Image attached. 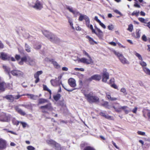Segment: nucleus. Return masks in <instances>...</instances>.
I'll return each instance as SVG.
<instances>
[{
    "mask_svg": "<svg viewBox=\"0 0 150 150\" xmlns=\"http://www.w3.org/2000/svg\"><path fill=\"white\" fill-rule=\"evenodd\" d=\"M97 33L96 32V33H94L100 39H103V33L102 31L100 30H98Z\"/></svg>",
    "mask_w": 150,
    "mask_h": 150,
    "instance_id": "20",
    "label": "nucleus"
},
{
    "mask_svg": "<svg viewBox=\"0 0 150 150\" xmlns=\"http://www.w3.org/2000/svg\"><path fill=\"white\" fill-rule=\"evenodd\" d=\"M133 29V26L132 24H129L128 26V30L130 32H132Z\"/></svg>",
    "mask_w": 150,
    "mask_h": 150,
    "instance_id": "44",
    "label": "nucleus"
},
{
    "mask_svg": "<svg viewBox=\"0 0 150 150\" xmlns=\"http://www.w3.org/2000/svg\"><path fill=\"white\" fill-rule=\"evenodd\" d=\"M135 55L137 57H138L139 60H143L140 54L137 52H136L135 53Z\"/></svg>",
    "mask_w": 150,
    "mask_h": 150,
    "instance_id": "37",
    "label": "nucleus"
},
{
    "mask_svg": "<svg viewBox=\"0 0 150 150\" xmlns=\"http://www.w3.org/2000/svg\"><path fill=\"white\" fill-rule=\"evenodd\" d=\"M25 49L27 52H31V47L26 43L25 44Z\"/></svg>",
    "mask_w": 150,
    "mask_h": 150,
    "instance_id": "29",
    "label": "nucleus"
},
{
    "mask_svg": "<svg viewBox=\"0 0 150 150\" xmlns=\"http://www.w3.org/2000/svg\"><path fill=\"white\" fill-rule=\"evenodd\" d=\"M28 60V57H23L21 58V61L19 62V64L20 65H22L23 64V62H25L27 63Z\"/></svg>",
    "mask_w": 150,
    "mask_h": 150,
    "instance_id": "23",
    "label": "nucleus"
},
{
    "mask_svg": "<svg viewBox=\"0 0 150 150\" xmlns=\"http://www.w3.org/2000/svg\"><path fill=\"white\" fill-rule=\"evenodd\" d=\"M101 79V76L100 75L95 74L92 76L90 78L87 79V81H91L92 80L99 81Z\"/></svg>",
    "mask_w": 150,
    "mask_h": 150,
    "instance_id": "7",
    "label": "nucleus"
},
{
    "mask_svg": "<svg viewBox=\"0 0 150 150\" xmlns=\"http://www.w3.org/2000/svg\"><path fill=\"white\" fill-rule=\"evenodd\" d=\"M25 108L29 109H31L33 107L32 104L30 103L25 104Z\"/></svg>",
    "mask_w": 150,
    "mask_h": 150,
    "instance_id": "42",
    "label": "nucleus"
},
{
    "mask_svg": "<svg viewBox=\"0 0 150 150\" xmlns=\"http://www.w3.org/2000/svg\"><path fill=\"white\" fill-rule=\"evenodd\" d=\"M100 25L104 29H105L106 28V26L105 25L103 24L102 23L101 21L99 23Z\"/></svg>",
    "mask_w": 150,
    "mask_h": 150,
    "instance_id": "58",
    "label": "nucleus"
},
{
    "mask_svg": "<svg viewBox=\"0 0 150 150\" xmlns=\"http://www.w3.org/2000/svg\"><path fill=\"white\" fill-rule=\"evenodd\" d=\"M108 99L111 101H115L116 100H117V98H112L111 96Z\"/></svg>",
    "mask_w": 150,
    "mask_h": 150,
    "instance_id": "59",
    "label": "nucleus"
},
{
    "mask_svg": "<svg viewBox=\"0 0 150 150\" xmlns=\"http://www.w3.org/2000/svg\"><path fill=\"white\" fill-rule=\"evenodd\" d=\"M109 79V73L107 72V70L106 69H103V73L102 74V81L106 83V82L107 80L108 79Z\"/></svg>",
    "mask_w": 150,
    "mask_h": 150,
    "instance_id": "6",
    "label": "nucleus"
},
{
    "mask_svg": "<svg viewBox=\"0 0 150 150\" xmlns=\"http://www.w3.org/2000/svg\"><path fill=\"white\" fill-rule=\"evenodd\" d=\"M109 44L114 46H115L116 45V43L113 42H110L109 43Z\"/></svg>",
    "mask_w": 150,
    "mask_h": 150,
    "instance_id": "63",
    "label": "nucleus"
},
{
    "mask_svg": "<svg viewBox=\"0 0 150 150\" xmlns=\"http://www.w3.org/2000/svg\"><path fill=\"white\" fill-rule=\"evenodd\" d=\"M140 30L139 29H137L136 30V38H139L140 37Z\"/></svg>",
    "mask_w": 150,
    "mask_h": 150,
    "instance_id": "33",
    "label": "nucleus"
},
{
    "mask_svg": "<svg viewBox=\"0 0 150 150\" xmlns=\"http://www.w3.org/2000/svg\"><path fill=\"white\" fill-rule=\"evenodd\" d=\"M54 146L55 147V149L57 150H61L64 147H61L60 145L56 142L55 144H54Z\"/></svg>",
    "mask_w": 150,
    "mask_h": 150,
    "instance_id": "25",
    "label": "nucleus"
},
{
    "mask_svg": "<svg viewBox=\"0 0 150 150\" xmlns=\"http://www.w3.org/2000/svg\"><path fill=\"white\" fill-rule=\"evenodd\" d=\"M120 91L121 92H123L124 93H126V89L124 88H122L120 90Z\"/></svg>",
    "mask_w": 150,
    "mask_h": 150,
    "instance_id": "62",
    "label": "nucleus"
},
{
    "mask_svg": "<svg viewBox=\"0 0 150 150\" xmlns=\"http://www.w3.org/2000/svg\"><path fill=\"white\" fill-rule=\"evenodd\" d=\"M47 100L43 98H40L39 99V103L42 104L47 102Z\"/></svg>",
    "mask_w": 150,
    "mask_h": 150,
    "instance_id": "31",
    "label": "nucleus"
},
{
    "mask_svg": "<svg viewBox=\"0 0 150 150\" xmlns=\"http://www.w3.org/2000/svg\"><path fill=\"white\" fill-rule=\"evenodd\" d=\"M68 83L70 86L72 87H75L76 86L75 80L72 78L69 79L68 80Z\"/></svg>",
    "mask_w": 150,
    "mask_h": 150,
    "instance_id": "17",
    "label": "nucleus"
},
{
    "mask_svg": "<svg viewBox=\"0 0 150 150\" xmlns=\"http://www.w3.org/2000/svg\"><path fill=\"white\" fill-rule=\"evenodd\" d=\"M25 95V94H23V95H17V96H14V99H18L21 96H24Z\"/></svg>",
    "mask_w": 150,
    "mask_h": 150,
    "instance_id": "54",
    "label": "nucleus"
},
{
    "mask_svg": "<svg viewBox=\"0 0 150 150\" xmlns=\"http://www.w3.org/2000/svg\"><path fill=\"white\" fill-rule=\"evenodd\" d=\"M58 104L59 105L61 106L62 107H65L66 106V105L64 103V100L59 101L58 103Z\"/></svg>",
    "mask_w": 150,
    "mask_h": 150,
    "instance_id": "35",
    "label": "nucleus"
},
{
    "mask_svg": "<svg viewBox=\"0 0 150 150\" xmlns=\"http://www.w3.org/2000/svg\"><path fill=\"white\" fill-rule=\"evenodd\" d=\"M27 149L28 150H35V148L31 146H29L27 147Z\"/></svg>",
    "mask_w": 150,
    "mask_h": 150,
    "instance_id": "49",
    "label": "nucleus"
},
{
    "mask_svg": "<svg viewBox=\"0 0 150 150\" xmlns=\"http://www.w3.org/2000/svg\"><path fill=\"white\" fill-rule=\"evenodd\" d=\"M41 47V45L40 44H36L34 46V48L36 49H39Z\"/></svg>",
    "mask_w": 150,
    "mask_h": 150,
    "instance_id": "47",
    "label": "nucleus"
},
{
    "mask_svg": "<svg viewBox=\"0 0 150 150\" xmlns=\"http://www.w3.org/2000/svg\"><path fill=\"white\" fill-rule=\"evenodd\" d=\"M74 70L76 71H84V69L82 68H75L74 69Z\"/></svg>",
    "mask_w": 150,
    "mask_h": 150,
    "instance_id": "57",
    "label": "nucleus"
},
{
    "mask_svg": "<svg viewBox=\"0 0 150 150\" xmlns=\"http://www.w3.org/2000/svg\"><path fill=\"white\" fill-rule=\"evenodd\" d=\"M86 38L89 41L90 44L93 45L94 44V43L97 44V42H95L94 40L93 39L91 38L88 35L86 36Z\"/></svg>",
    "mask_w": 150,
    "mask_h": 150,
    "instance_id": "24",
    "label": "nucleus"
},
{
    "mask_svg": "<svg viewBox=\"0 0 150 150\" xmlns=\"http://www.w3.org/2000/svg\"><path fill=\"white\" fill-rule=\"evenodd\" d=\"M142 40L145 41L146 42L147 40V38L145 35H143L142 37Z\"/></svg>",
    "mask_w": 150,
    "mask_h": 150,
    "instance_id": "56",
    "label": "nucleus"
},
{
    "mask_svg": "<svg viewBox=\"0 0 150 150\" xmlns=\"http://www.w3.org/2000/svg\"><path fill=\"white\" fill-rule=\"evenodd\" d=\"M84 20L85 21L86 24L90 23V20L89 17L86 15L84 18Z\"/></svg>",
    "mask_w": 150,
    "mask_h": 150,
    "instance_id": "39",
    "label": "nucleus"
},
{
    "mask_svg": "<svg viewBox=\"0 0 150 150\" xmlns=\"http://www.w3.org/2000/svg\"><path fill=\"white\" fill-rule=\"evenodd\" d=\"M87 100L90 103H96L98 102L99 98L97 96L93 95L92 92H90L88 94H84Z\"/></svg>",
    "mask_w": 150,
    "mask_h": 150,
    "instance_id": "3",
    "label": "nucleus"
},
{
    "mask_svg": "<svg viewBox=\"0 0 150 150\" xmlns=\"http://www.w3.org/2000/svg\"><path fill=\"white\" fill-rule=\"evenodd\" d=\"M137 133L138 134L142 136H145V133L144 132H142L140 131H138Z\"/></svg>",
    "mask_w": 150,
    "mask_h": 150,
    "instance_id": "51",
    "label": "nucleus"
},
{
    "mask_svg": "<svg viewBox=\"0 0 150 150\" xmlns=\"http://www.w3.org/2000/svg\"><path fill=\"white\" fill-rule=\"evenodd\" d=\"M4 98H6L10 102H13L14 100V96L11 95H8L4 97Z\"/></svg>",
    "mask_w": 150,
    "mask_h": 150,
    "instance_id": "15",
    "label": "nucleus"
},
{
    "mask_svg": "<svg viewBox=\"0 0 150 150\" xmlns=\"http://www.w3.org/2000/svg\"><path fill=\"white\" fill-rule=\"evenodd\" d=\"M4 130L5 131H6L7 132H9L11 133L12 134L15 135H17V134L15 132H14L12 131L9 130L8 129H4Z\"/></svg>",
    "mask_w": 150,
    "mask_h": 150,
    "instance_id": "46",
    "label": "nucleus"
},
{
    "mask_svg": "<svg viewBox=\"0 0 150 150\" xmlns=\"http://www.w3.org/2000/svg\"><path fill=\"white\" fill-rule=\"evenodd\" d=\"M61 97V95L60 94L57 93L55 95H54L53 98L55 100L57 101L60 99Z\"/></svg>",
    "mask_w": 150,
    "mask_h": 150,
    "instance_id": "26",
    "label": "nucleus"
},
{
    "mask_svg": "<svg viewBox=\"0 0 150 150\" xmlns=\"http://www.w3.org/2000/svg\"><path fill=\"white\" fill-rule=\"evenodd\" d=\"M12 122L14 125L17 126L19 125L20 122L17 120L15 118H13L12 119Z\"/></svg>",
    "mask_w": 150,
    "mask_h": 150,
    "instance_id": "36",
    "label": "nucleus"
},
{
    "mask_svg": "<svg viewBox=\"0 0 150 150\" xmlns=\"http://www.w3.org/2000/svg\"><path fill=\"white\" fill-rule=\"evenodd\" d=\"M139 11H134L131 14L132 16H136L137 17L139 16Z\"/></svg>",
    "mask_w": 150,
    "mask_h": 150,
    "instance_id": "40",
    "label": "nucleus"
},
{
    "mask_svg": "<svg viewBox=\"0 0 150 150\" xmlns=\"http://www.w3.org/2000/svg\"><path fill=\"white\" fill-rule=\"evenodd\" d=\"M83 150H95L94 148L90 146H87L85 147Z\"/></svg>",
    "mask_w": 150,
    "mask_h": 150,
    "instance_id": "41",
    "label": "nucleus"
},
{
    "mask_svg": "<svg viewBox=\"0 0 150 150\" xmlns=\"http://www.w3.org/2000/svg\"><path fill=\"white\" fill-rule=\"evenodd\" d=\"M49 61L52 62V63L53 64L55 68L58 69L60 68V65L56 61H55L54 59H50Z\"/></svg>",
    "mask_w": 150,
    "mask_h": 150,
    "instance_id": "18",
    "label": "nucleus"
},
{
    "mask_svg": "<svg viewBox=\"0 0 150 150\" xmlns=\"http://www.w3.org/2000/svg\"><path fill=\"white\" fill-rule=\"evenodd\" d=\"M139 64L142 67H145L146 65V62H144L143 60H141L139 62Z\"/></svg>",
    "mask_w": 150,
    "mask_h": 150,
    "instance_id": "45",
    "label": "nucleus"
},
{
    "mask_svg": "<svg viewBox=\"0 0 150 150\" xmlns=\"http://www.w3.org/2000/svg\"><path fill=\"white\" fill-rule=\"evenodd\" d=\"M102 105L106 108L108 109L110 108L108 105V103L107 101H105L102 104Z\"/></svg>",
    "mask_w": 150,
    "mask_h": 150,
    "instance_id": "32",
    "label": "nucleus"
},
{
    "mask_svg": "<svg viewBox=\"0 0 150 150\" xmlns=\"http://www.w3.org/2000/svg\"><path fill=\"white\" fill-rule=\"evenodd\" d=\"M139 20L141 22L146 23L145 21V20L144 18H138Z\"/></svg>",
    "mask_w": 150,
    "mask_h": 150,
    "instance_id": "48",
    "label": "nucleus"
},
{
    "mask_svg": "<svg viewBox=\"0 0 150 150\" xmlns=\"http://www.w3.org/2000/svg\"><path fill=\"white\" fill-rule=\"evenodd\" d=\"M0 57L2 59L5 60H9L10 59V56L9 55L4 52H2L0 53Z\"/></svg>",
    "mask_w": 150,
    "mask_h": 150,
    "instance_id": "10",
    "label": "nucleus"
},
{
    "mask_svg": "<svg viewBox=\"0 0 150 150\" xmlns=\"http://www.w3.org/2000/svg\"><path fill=\"white\" fill-rule=\"evenodd\" d=\"M108 29L110 30H112L114 28L112 25H108Z\"/></svg>",
    "mask_w": 150,
    "mask_h": 150,
    "instance_id": "60",
    "label": "nucleus"
},
{
    "mask_svg": "<svg viewBox=\"0 0 150 150\" xmlns=\"http://www.w3.org/2000/svg\"><path fill=\"white\" fill-rule=\"evenodd\" d=\"M4 47V45L1 41L0 40V49H3Z\"/></svg>",
    "mask_w": 150,
    "mask_h": 150,
    "instance_id": "64",
    "label": "nucleus"
},
{
    "mask_svg": "<svg viewBox=\"0 0 150 150\" xmlns=\"http://www.w3.org/2000/svg\"><path fill=\"white\" fill-rule=\"evenodd\" d=\"M43 88L44 90L48 92L51 95L52 94L51 90L49 89L46 85H43Z\"/></svg>",
    "mask_w": 150,
    "mask_h": 150,
    "instance_id": "34",
    "label": "nucleus"
},
{
    "mask_svg": "<svg viewBox=\"0 0 150 150\" xmlns=\"http://www.w3.org/2000/svg\"><path fill=\"white\" fill-rule=\"evenodd\" d=\"M11 115L9 114H6L4 112H1L0 115V121L4 122H8L10 121Z\"/></svg>",
    "mask_w": 150,
    "mask_h": 150,
    "instance_id": "4",
    "label": "nucleus"
},
{
    "mask_svg": "<svg viewBox=\"0 0 150 150\" xmlns=\"http://www.w3.org/2000/svg\"><path fill=\"white\" fill-rule=\"evenodd\" d=\"M47 142L49 144L54 146V144H55L56 142L50 139L47 140Z\"/></svg>",
    "mask_w": 150,
    "mask_h": 150,
    "instance_id": "30",
    "label": "nucleus"
},
{
    "mask_svg": "<svg viewBox=\"0 0 150 150\" xmlns=\"http://www.w3.org/2000/svg\"><path fill=\"white\" fill-rule=\"evenodd\" d=\"M119 59L120 62L123 64H129L128 61L124 57L123 55L121 56Z\"/></svg>",
    "mask_w": 150,
    "mask_h": 150,
    "instance_id": "19",
    "label": "nucleus"
},
{
    "mask_svg": "<svg viewBox=\"0 0 150 150\" xmlns=\"http://www.w3.org/2000/svg\"><path fill=\"white\" fill-rule=\"evenodd\" d=\"M43 34L48 38L51 41L55 43H57L59 41V39L54 35L46 30L42 31Z\"/></svg>",
    "mask_w": 150,
    "mask_h": 150,
    "instance_id": "1",
    "label": "nucleus"
},
{
    "mask_svg": "<svg viewBox=\"0 0 150 150\" xmlns=\"http://www.w3.org/2000/svg\"><path fill=\"white\" fill-rule=\"evenodd\" d=\"M114 53L117 55L118 57L119 58H120V57L122 56L123 55L119 53L118 52H117L116 51H114Z\"/></svg>",
    "mask_w": 150,
    "mask_h": 150,
    "instance_id": "43",
    "label": "nucleus"
},
{
    "mask_svg": "<svg viewBox=\"0 0 150 150\" xmlns=\"http://www.w3.org/2000/svg\"><path fill=\"white\" fill-rule=\"evenodd\" d=\"M42 73V71H38L34 75V77L35 79H36L35 81V83H37L38 82L40 81V79L39 78V76Z\"/></svg>",
    "mask_w": 150,
    "mask_h": 150,
    "instance_id": "12",
    "label": "nucleus"
},
{
    "mask_svg": "<svg viewBox=\"0 0 150 150\" xmlns=\"http://www.w3.org/2000/svg\"><path fill=\"white\" fill-rule=\"evenodd\" d=\"M33 7L36 10H40L43 8L42 4L40 1L37 0Z\"/></svg>",
    "mask_w": 150,
    "mask_h": 150,
    "instance_id": "9",
    "label": "nucleus"
},
{
    "mask_svg": "<svg viewBox=\"0 0 150 150\" xmlns=\"http://www.w3.org/2000/svg\"><path fill=\"white\" fill-rule=\"evenodd\" d=\"M40 108L42 109H46L50 110H51L52 109V108L50 103H49L45 105L41 106Z\"/></svg>",
    "mask_w": 150,
    "mask_h": 150,
    "instance_id": "16",
    "label": "nucleus"
},
{
    "mask_svg": "<svg viewBox=\"0 0 150 150\" xmlns=\"http://www.w3.org/2000/svg\"><path fill=\"white\" fill-rule=\"evenodd\" d=\"M114 11L116 13L119 14L121 16H123V14L118 10L115 9L114 10Z\"/></svg>",
    "mask_w": 150,
    "mask_h": 150,
    "instance_id": "50",
    "label": "nucleus"
},
{
    "mask_svg": "<svg viewBox=\"0 0 150 150\" xmlns=\"http://www.w3.org/2000/svg\"><path fill=\"white\" fill-rule=\"evenodd\" d=\"M3 67L4 71L10 76V68L9 67L6 65H3Z\"/></svg>",
    "mask_w": 150,
    "mask_h": 150,
    "instance_id": "22",
    "label": "nucleus"
},
{
    "mask_svg": "<svg viewBox=\"0 0 150 150\" xmlns=\"http://www.w3.org/2000/svg\"><path fill=\"white\" fill-rule=\"evenodd\" d=\"M22 125V126L23 128H25L26 127L27 125V124L25 122H20Z\"/></svg>",
    "mask_w": 150,
    "mask_h": 150,
    "instance_id": "55",
    "label": "nucleus"
},
{
    "mask_svg": "<svg viewBox=\"0 0 150 150\" xmlns=\"http://www.w3.org/2000/svg\"><path fill=\"white\" fill-rule=\"evenodd\" d=\"M50 82L52 85L53 86H60L61 84H62L61 81H58L57 78L55 79L51 80Z\"/></svg>",
    "mask_w": 150,
    "mask_h": 150,
    "instance_id": "11",
    "label": "nucleus"
},
{
    "mask_svg": "<svg viewBox=\"0 0 150 150\" xmlns=\"http://www.w3.org/2000/svg\"><path fill=\"white\" fill-rule=\"evenodd\" d=\"M7 147V142L2 138L0 139V150H4Z\"/></svg>",
    "mask_w": 150,
    "mask_h": 150,
    "instance_id": "8",
    "label": "nucleus"
},
{
    "mask_svg": "<svg viewBox=\"0 0 150 150\" xmlns=\"http://www.w3.org/2000/svg\"><path fill=\"white\" fill-rule=\"evenodd\" d=\"M83 53L85 56L87 57L89 59H87L86 58L83 57L79 58L78 59V61L79 62H81L86 64H93V61L88 53L84 50L83 51Z\"/></svg>",
    "mask_w": 150,
    "mask_h": 150,
    "instance_id": "2",
    "label": "nucleus"
},
{
    "mask_svg": "<svg viewBox=\"0 0 150 150\" xmlns=\"http://www.w3.org/2000/svg\"><path fill=\"white\" fill-rule=\"evenodd\" d=\"M20 57H21L20 55L18 54H16L15 56V58L17 60H19L20 59Z\"/></svg>",
    "mask_w": 150,
    "mask_h": 150,
    "instance_id": "61",
    "label": "nucleus"
},
{
    "mask_svg": "<svg viewBox=\"0 0 150 150\" xmlns=\"http://www.w3.org/2000/svg\"><path fill=\"white\" fill-rule=\"evenodd\" d=\"M35 60L34 59L31 58L29 56H28V60L27 64L31 66H33L35 64Z\"/></svg>",
    "mask_w": 150,
    "mask_h": 150,
    "instance_id": "13",
    "label": "nucleus"
},
{
    "mask_svg": "<svg viewBox=\"0 0 150 150\" xmlns=\"http://www.w3.org/2000/svg\"><path fill=\"white\" fill-rule=\"evenodd\" d=\"M144 70L146 74L150 76V70L149 69L145 68L144 69Z\"/></svg>",
    "mask_w": 150,
    "mask_h": 150,
    "instance_id": "38",
    "label": "nucleus"
},
{
    "mask_svg": "<svg viewBox=\"0 0 150 150\" xmlns=\"http://www.w3.org/2000/svg\"><path fill=\"white\" fill-rule=\"evenodd\" d=\"M15 109L16 111L21 115L24 116L25 115V113L18 107H15Z\"/></svg>",
    "mask_w": 150,
    "mask_h": 150,
    "instance_id": "21",
    "label": "nucleus"
},
{
    "mask_svg": "<svg viewBox=\"0 0 150 150\" xmlns=\"http://www.w3.org/2000/svg\"><path fill=\"white\" fill-rule=\"evenodd\" d=\"M26 95L27 96H30L29 97L30 99L34 100H36L38 97V96H36L32 94H27Z\"/></svg>",
    "mask_w": 150,
    "mask_h": 150,
    "instance_id": "27",
    "label": "nucleus"
},
{
    "mask_svg": "<svg viewBox=\"0 0 150 150\" xmlns=\"http://www.w3.org/2000/svg\"><path fill=\"white\" fill-rule=\"evenodd\" d=\"M67 9L69 10V11L73 13L74 15H78V13H79V12L77 11L76 10H74L73 8L70 7L69 6H67Z\"/></svg>",
    "mask_w": 150,
    "mask_h": 150,
    "instance_id": "14",
    "label": "nucleus"
},
{
    "mask_svg": "<svg viewBox=\"0 0 150 150\" xmlns=\"http://www.w3.org/2000/svg\"><path fill=\"white\" fill-rule=\"evenodd\" d=\"M61 84L62 85V86L65 90H66L67 91H68L71 92V91H72L73 90H72V89H67L66 88V86H64V85H63V84H62H62Z\"/></svg>",
    "mask_w": 150,
    "mask_h": 150,
    "instance_id": "53",
    "label": "nucleus"
},
{
    "mask_svg": "<svg viewBox=\"0 0 150 150\" xmlns=\"http://www.w3.org/2000/svg\"><path fill=\"white\" fill-rule=\"evenodd\" d=\"M78 15H80V16L79 18V20L80 21H82L83 19H84L85 16V15H83L79 12V13H78Z\"/></svg>",
    "mask_w": 150,
    "mask_h": 150,
    "instance_id": "28",
    "label": "nucleus"
},
{
    "mask_svg": "<svg viewBox=\"0 0 150 150\" xmlns=\"http://www.w3.org/2000/svg\"><path fill=\"white\" fill-rule=\"evenodd\" d=\"M91 29V30L92 33H96V31L95 30L93 29V26L91 24L90 25V27L89 28Z\"/></svg>",
    "mask_w": 150,
    "mask_h": 150,
    "instance_id": "52",
    "label": "nucleus"
},
{
    "mask_svg": "<svg viewBox=\"0 0 150 150\" xmlns=\"http://www.w3.org/2000/svg\"><path fill=\"white\" fill-rule=\"evenodd\" d=\"M13 70L11 71V73L13 76L17 77L23 76V74L22 71L16 69H15L13 67Z\"/></svg>",
    "mask_w": 150,
    "mask_h": 150,
    "instance_id": "5",
    "label": "nucleus"
}]
</instances>
